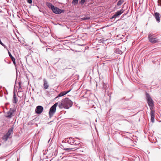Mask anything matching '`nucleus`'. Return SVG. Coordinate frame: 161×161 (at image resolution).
<instances>
[{"instance_id":"obj_18","label":"nucleus","mask_w":161,"mask_h":161,"mask_svg":"<svg viewBox=\"0 0 161 161\" xmlns=\"http://www.w3.org/2000/svg\"><path fill=\"white\" fill-rule=\"evenodd\" d=\"M16 108H15L14 109L12 110L11 108V117L12 115H13V114L15 112L16 110Z\"/></svg>"},{"instance_id":"obj_30","label":"nucleus","mask_w":161,"mask_h":161,"mask_svg":"<svg viewBox=\"0 0 161 161\" xmlns=\"http://www.w3.org/2000/svg\"><path fill=\"white\" fill-rule=\"evenodd\" d=\"M86 3L87 2H89L90 1L92 2L93 0H86Z\"/></svg>"},{"instance_id":"obj_11","label":"nucleus","mask_w":161,"mask_h":161,"mask_svg":"<svg viewBox=\"0 0 161 161\" xmlns=\"http://www.w3.org/2000/svg\"><path fill=\"white\" fill-rule=\"evenodd\" d=\"M10 136V128H9L8 130V132L3 137V139L5 141H7L9 137Z\"/></svg>"},{"instance_id":"obj_2","label":"nucleus","mask_w":161,"mask_h":161,"mask_svg":"<svg viewBox=\"0 0 161 161\" xmlns=\"http://www.w3.org/2000/svg\"><path fill=\"white\" fill-rule=\"evenodd\" d=\"M58 107L60 109L63 108L68 109L73 105L72 102L68 98L63 99L61 102H58Z\"/></svg>"},{"instance_id":"obj_6","label":"nucleus","mask_w":161,"mask_h":161,"mask_svg":"<svg viewBox=\"0 0 161 161\" xmlns=\"http://www.w3.org/2000/svg\"><path fill=\"white\" fill-rule=\"evenodd\" d=\"M59 102L55 103L50 108L49 112V118H51L55 113L57 106L58 105Z\"/></svg>"},{"instance_id":"obj_38","label":"nucleus","mask_w":161,"mask_h":161,"mask_svg":"<svg viewBox=\"0 0 161 161\" xmlns=\"http://www.w3.org/2000/svg\"><path fill=\"white\" fill-rule=\"evenodd\" d=\"M6 161H7V160H6Z\"/></svg>"},{"instance_id":"obj_5","label":"nucleus","mask_w":161,"mask_h":161,"mask_svg":"<svg viewBox=\"0 0 161 161\" xmlns=\"http://www.w3.org/2000/svg\"><path fill=\"white\" fill-rule=\"evenodd\" d=\"M146 95L147 103L150 107V109L152 110V109H153L154 106L153 101L149 94L146 92Z\"/></svg>"},{"instance_id":"obj_27","label":"nucleus","mask_w":161,"mask_h":161,"mask_svg":"<svg viewBox=\"0 0 161 161\" xmlns=\"http://www.w3.org/2000/svg\"><path fill=\"white\" fill-rule=\"evenodd\" d=\"M27 1L28 3H29V4L32 3V0H27Z\"/></svg>"},{"instance_id":"obj_36","label":"nucleus","mask_w":161,"mask_h":161,"mask_svg":"<svg viewBox=\"0 0 161 161\" xmlns=\"http://www.w3.org/2000/svg\"><path fill=\"white\" fill-rule=\"evenodd\" d=\"M5 98H6V99H7V97H5Z\"/></svg>"},{"instance_id":"obj_26","label":"nucleus","mask_w":161,"mask_h":161,"mask_svg":"<svg viewBox=\"0 0 161 161\" xmlns=\"http://www.w3.org/2000/svg\"><path fill=\"white\" fill-rule=\"evenodd\" d=\"M158 5L161 6V0H158Z\"/></svg>"},{"instance_id":"obj_17","label":"nucleus","mask_w":161,"mask_h":161,"mask_svg":"<svg viewBox=\"0 0 161 161\" xmlns=\"http://www.w3.org/2000/svg\"><path fill=\"white\" fill-rule=\"evenodd\" d=\"M124 0H119L118 2L117 5L118 6L121 5L124 2Z\"/></svg>"},{"instance_id":"obj_9","label":"nucleus","mask_w":161,"mask_h":161,"mask_svg":"<svg viewBox=\"0 0 161 161\" xmlns=\"http://www.w3.org/2000/svg\"><path fill=\"white\" fill-rule=\"evenodd\" d=\"M124 11V10L123 9L117 11L112 17V18H114L117 17V16L120 15L123 13Z\"/></svg>"},{"instance_id":"obj_4","label":"nucleus","mask_w":161,"mask_h":161,"mask_svg":"<svg viewBox=\"0 0 161 161\" xmlns=\"http://www.w3.org/2000/svg\"><path fill=\"white\" fill-rule=\"evenodd\" d=\"M148 39L151 43H155L160 42V39L157 37V35L155 34L149 33L148 35Z\"/></svg>"},{"instance_id":"obj_10","label":"nucleus","mask_w":161,"mask_h":161,"mask_svg":"<svg viewBox=\"0 0 161 161\" xmlns=\"http://www.w3.org/2000/svg\"><path fill=\"white\" fill-rule=\"evenodd\" d=\"M151 110L150 115H151V121L153 123L154 122V119L155 117V112L154 109H152Z\"/></svg>"},{"instance_id":"obj_25","label":"nucleus","mask_w":161,"mask_h":161,"mask_svg":"<svg viewBox=\"0 0 161 161\" xmlns=\"http://www.w3.org/2000/svg\"><path fill=\"white\" fill-rule=\"evenodd\" d=\"M9 104V103H6L5 104V107H6V109L7 110L8 109V107H7V105H8V104Z\"/></svg>"},{"instance_id":"obj_20","label":"nucleus","mask_w":161,"mask_h":161,"mask_svg":"<svg viewBox=\"0 0 161 161\" xmlns=\"http://www.w3.org/2000/svg\"><path fill=\"white\" fill-rule=\"evenodd\" d=\"M86 0H81L79 2V3L81 5H83L84 3H86Z\"/></svg>"},{"instance_id":"obj_1","label":"nucleus","mask_w":161,"mask_h":161,"mask_svg":"<svg viewBox=\"0 0 161 161\" xmlns=\"http://www.w3.org/2000/svg\"><path fill=\"white\" fill-rule=\"evenodd\" d=\"M65 141L71 145L75 146V147L71 148H64V150L65 151H69V150L75 151V150H73V149L75 148L77 149L81 146L80 142L79 141L72 137L67 138L66 139Z\"/></svg>"},{"instance_id":"obj_29","label":"nucleus","mask_w":161,"mask_h":161,"mask_svg":"<svg viewBox=\"0 0 161 161\" xmlns=\"http://www.w3.org/2000/svg\"><path fill=\"white\" fill-rule=\"evenodd\" d=\"M6 48H7V51H8V53L9 56V57H10V52L9 51V50L6 47Z\"/></svg>"},{"instance_id":"obj_3","label":"nucleus","mask_w":161,"mask_h":161,"mask_svg":"<svg viewBox=\"0 0 161 161\" xmlns=\"http://www.w3.org/2000/svg\"><path fill=\"white\" fill-rule=\"evenodd\" d=\"M46 5L48 8L51 9L53 12L55 14H60L64 12V10H62L58 8L57 7L54 6L51 3H47Z\"/></svg>"},{"instance_id":"obj_31","label":"nucleus","mask_w":161,"mask_h":161,"mask_svg":"<svg viewBox=\"0 0 161 161\" xmlns=\"http://www.w3.org/2000/svg\"><path fill=\"white\" fill-rule=\"evenodd\" d=\"M13 129L11 127V129H10L11 132L13 131Z\"/></svg>"},{"instance_id":"obj_12","label":"nucleus","mask_w":161,"mask_h":161,"mask_svg":"<svg viewBox=\"0 0 161 161\" xmlns=\"http://www.w3.org/2000/svg\"><path fill=\"white\" fill-rule=\"evenodd\" d=\"M43 89L45 90L48 89L49 85L47 80L45 79H44L43 80Z\"/></svg>"},{"instance_id":"obj_22","label":"nucleus","mask_w":161,"mask_h":161,"mask_svg":"<svg viewBox=\"0 0 161 161\" xmlns=\"http://www.w3.org/2000/svg\"><path fill=\"white\" fill-rule=\"evenodd\" d=\"M3 89L4 91V92L5 94L7 95L8 94V92H7V90L5 89V88L4 87H3Z\"/></svg>"},{"instance_id":"obj_13","label":"nucleus","mask_w":161,"mask_h":161,"mask_svg":"<svg viewBox=\"0 0 161 161\" xmlns=\"http://www.w3.org/2000/svg\"><path fill=\"white\" fill-rule=\"evenodd\" d=\"M154 16L157 21L158 22H159L160 21V18L161 17L160 14L158 12H156L154 14Z\"/></svg>"},{"instance_id":"obj_28","label":"nucleus","mask_w":161,"mask_h":161,"mask_svg":"<svg viewBox=\"0 0 161 161\" xmlns=\"http://www.w3.org/2000/svg\"><path fill=\"white\" fill-rule=\"evenodd\" d=\"M83 20H87V19H90L89 17H84L83 18Z\"/></svg>"},{"instance_id":"obj_14","label":"nucleus","mask_w":161,"mask_h":161,"mask_svg":"<svg viewBox=\"0 0 161 161\" xmlns=\"http://www.w3.org/2000/svg\"><path fill=\"white\" fill-rule=\"evenodd\" d=\"M71 90L70 89V90H69V91H66V92L64 91V92H60L58 94V96L56 98H57V97H62V96L65 95V94H67V93H69V92H70V91H71Z\"/></svg>"},{"instance_id":"obj_34","label":"nucleus","mask_w":161,"mask_h":161,"mask_svg":"<svg viewBox=\"0 0 161 161\" xmlns=\"http://www.w3.org/2000/svg\"><path fill=\"white\" fill-rule=\"evenodd\" d=\"M4 113H6V112H5V110H4Z\"/></svg>"},{"instance_id":"obj_33","label":"nucleus","mask_w":161,"mask_h":161,"mask_svg":"<svg viewBox=\"0 0 161 161\" xmlns=\"http://www.w3.org/2000/svg\"><path fill=\"white\" fill-rule=\"evenodd\" d=\"M8 2H9V0H6Z\"/></svg>"},{"instance_id":"obj_23","label":"nucleus","mask_w":161,"mask_h":161,"mask_svg":"<svg viewBox=\"0 0 161 161\" xmlns=\"http://www.w3.org/2000/svg\"><path fill=\"white\" fill-rule=\"evenodd\" d=\"M103 89H105V88L107 87V85L104 83H103Z\"/></svg>"},{"instance_id":"obj_15","label":"nucleus","mask_w":161,"mask_h":161,"mask_svg":"<svg viewBox=\"0 0 161 161\" xmlns=\"http://www.w3.org/2000/svg\"><path fill=\"white\" fill-rule=\"evenodd\" d=\"M6 113H7V114L5 115V116L6 117L10 118V109Z\"/></svg>"},{"instance_id":"obj_7","label":"nucleus","mask_w":161,"mask_h":161,"mask_svg":"<svg viewBox=\"0 0 161 161\" xmlns=\"http://www.w3.org/2000/svg\"><path fill=\"white\" fill-rule=\"evenodd\" d=\"M15 91L14 90L13 92V95L12 99V102L13 103L16 104L18 102V99L16 96Z\"/></svg>"},{"instance_id":"obj_35","label":"nucleus","mask_w":161,"mask_h":161,"mask_svg":"<svg viewBox=\"0 0 161 161\" xmlns=\"http://www.w3.org/2000/svg\"><path fill=\"white\" fill-rule=\"evenodd\" d=\"M9 47L10 48V45H9Z\"/></svg>"},{"instance_id":"obj_8","label":"nucleus","mask_w":161,"mask_h":161,"mask_svg":"<svg viewBox=\"0 0 161 161\" xmlns=\"http://www.w3.org/2000/svg\"><path fill=\"white\" fill-rule=\"evenodd\" d=\"M43 107L41 106H37L36 109V112L37 114H40L43 111Z\"/></svg>"},{"instance_id":"obj_16","label":"nucleus","mask_w":161,"mask_h":161,"mask_svg":"<svg viewBox=\"0 0 161 161\" xmlns=\"http://www.w3.org/2000/svg\"><path fill=\"white\" fill-rule=\"evenodd\" d=\"M11 60H12L14 65L16 66V64L15 63V58L11 55Z\"/></svg>"},{"instance_id":"obj_24","label":"nucleus","mask_w":161,"mask_h":161,"mask_svg":"<svg viewBox=\"0 0 161 161\" xmlns=\"http://www.w3.org/2000/svg\"><path fill=\"white\" fill-rule=\"evenodd\" d=\"M116 53H117L119 54H121L122 52L121 51H120L119 50H117V51H116Z\"/></svg>"},{"instance_id":"obj_37","label":"nucleus","mask_w":161,"mask_h":161,"mask_svg":"<svg viewBox=\"0 0 161 161\" xmlns=\"http://www.w3.org/2000/svg\"><path fill=\"white\" fill-rule=\"evenodd\" d=\"M2 159V158L1 157H0V159Z\"/></svg>"},{"instance_id":"obj_19","label":"nucleus","mask_w":161,"mask_h":161,"mask_svg":"<svg viewBox=\"0 0 161 161\" xmlns=\"http://www.w3.org/2000/svg\"><path fill=\"white\" fill-rule=\"evenodd\" d=\"M78 2V0H73L72 3L75 5L77 4Z\"/></svg>"},{"instance_id":"obj_32","label":"nucleus","mask_w":161,"mask_h":161,"mask_svg":"<svg viewBox=\"0 0 161 161\" xmlns=\"http://www.w3.org/2000/svg\"><path fill=\"white\" fill-rule=\"evenodd\" d=\"M92 3H88V4H89V5H88V6H89V5H90L89 4H90V3H91V4H92Z\"/></svg>"},{"instance_id":"obj_21","label":"nucleus","mask_w":161,"mask_h":161,"mask_svg":"<svg viewBox=\"0 0 161 161\" xmlns=\"http://www.w3.org/2000/svg\"><path fill=\"white\" fill-rule=\"evenodd\" d=\"M4 61L8 64H10V61L9 60L8 58H6L4 59Z\"/></svg>"}]
</instances>
